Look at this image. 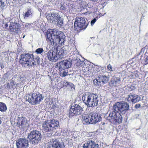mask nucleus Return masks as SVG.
Segmentation results:
<instances>
[{"label": "nucleus", "instance_id": "obj_38", "mask_svg": "<svg viewBox=\"0 0 148 148\" xmlns=\"http://www.w3.org/2000/svg\"><path fill=\"white\" fill-rule=\"evenodd\" d=\"M7 86L8 87V88H10V84L9 83H7Z\"/></svg>", "mask_w": 148, "mask_h": 148}, {"label": "nucleus", "instance_id": "obj_8", "mask_svg": "<svg viewBox=\"0 0 148 148\" xmlns=\"http://www.w3.org/2000/svg\"><path fill=\"white\" fill-rule=\"evenodd\" d=\"M129 106L128 103L125 102L122 103L121 102H117L113 106V109L114 110H117L121 113H125L129 110Z\"/></svg>", "mask_w": 148, "mask_h": 148}, {"label": "nucleus", "instance_id": "obj_23", "mask_svg": "<svg viewBox=\"0 0 148 148\" xmlns=\"http://www.w3.org/2000/svg\"><path fill=\"white\" fill-rule=\"evenodd\" d=\"M17 24L16 23H12L10 24L9 29L11 32H13L16 33H18V29L16 28Z\"/></svg>", "mask_w": 148, "mask_h": 148}, {"label": "nucleus", "instance_id": "obj_5", "mask_svg": "<svg viewBox=\"0 0 148 148\" xmlns=\"http://www.w3.org/2000/svg\"><path fill=\"white\" fill-rule=\"evenodd\" d=\"M43 98L41 94L36 92L32 93V95H28L26 97V99L32 105H35L39 103Z\"/></svg>", "mask_w": 148, "mask_h": 148}, {"label": "nucleus", "instance_id": "obj_41", "mask_svg": "<svg viewBox=\"0 0 148 148\" xmlns=\"http://www.w3.org/2000/svg\"><path fill=\"white\" fill-rule=\"evenodd\" d=\"M25 35H24V36H23V38H24V37H25Z\"/></svg>", "mask_w": 148, "mask_h": 148}, {"label": "nucleus", "instance_id": "obj_11", "mask_svg": "<svg viewBox=\"0 0 148 148\" xmlns=\"http://www.w3.org/2000/svg\"><path fill=\"white\" fill-rule=\"evenodd\" d=\"M16 145L17 148H27L29 146L28 141L26 138H19L16 141Z\"/></svg>", "mask_w": 148, "mask_h": 148}, {"label": "nucleus", "instance_id": "obj_4", "mask_svg": "<svg viewBox=\"0 0 148 148\" xmlns=\"http://www.w3.org/2000/svg\"><path fill=\"white\" fill-rule=\"evenodd\" d=\"M20 57L19 62L22 66L28 68L34 65V62H32L33 55L32 54L24 53L21 55Z\"/></svg>", "mask_w": 148, "mask_h": 148}, {"label": "nucleus", "instance_id": "obj_26", "mask_svg": "<svg viewBox=\"0 0 148 148\" xmlns=\"http://www.w3.org/2000/svg\"><path fill=\"white\" fill-rule=\"evenodd\" d=\"M7 108L6 105L2 102H0V111L2 112H4L6 111Z\"/></svg>", "mask_w": 148, "mask_h": 148}, {"label": "nucleus", "instance_id": "obj_39", "mask_svg": "<svg viewBox=\"0 0 148 148\" xmlns=\"http://www.w3.org/2000/svg\"><path fill=\"white\" fill-rule=\"evenodd\" d=\"M2 123V119L0 118V125Z\"/></svg>", "mask_w": 148, "mask_h": 148}, {"label": "nucleus", "instance_id": "obj_18", "mask_svg": "<svg viewBox=\"0 0 148 148\" xmlns=\"http://www.w3.org/2000/svg\"><path fill=\"white\" fill-rule=\"evenodd\" d=\"M127 101L129 103H135L138 102L139 100L138 95L135 94H130L128 95L126 98Z\"/></svg>", "mask_w": 148, "mask_h": 148}, {"label": "nucleus", "instance_id": "obj_31", "mask_svg": "<svg viewBox=\"0 0 148 148\" xmlns=\"http://www.w3.org/2000/svg\"><path fill=\"white\" fill-rule=\"evenodd\" d=\"M43 51V49L42 48H39L36 50V52L37 54H40L42 53Z\"/></svg>", "mask_w": 148, "mask_h": 148}, {"label": "nucleus", "instance_id": "obj_32", "mask_svg": "<svg viewBox=\"0 0 148 148\" xmlns=\"http://www.w3.org/2000/svg\"><path fill=\"white\" fill-rule=\"evenodd\" d=\"M107 68L108 71H113L112 67L110 64H109L107 65Z\"/></svg>", "mask_w": 148, "mask_h": 148}, {"label": "nucleus", "instance_id": "obj_35", "mask_svg": "<svg viewBox=\"0 0 148 148\" xmlns=\"http://www.w3.org/2000/svg\"><path fill=\"white\" fill-rule=\"evenodd\" d=\"M96 19L95 18L94 19H93V20H92L91 21V25H93L96 22Z\"/></svg>", "mask_w": 148, "mask_h": 148}, {"label": "nucleus", "instance_id": "obj_42", "mask_svg": "<svg viewBox=\"0 0 148 148\" xmlns=\"http://www.w3.org/2000/svg\"><path fill=\"white\" fill-rule=\"evenodd\" d=\"M14 1H16V0H13Z\"/></svg>", "mask_w": 148, "mask_h": 148}, {"label": "nucleus", "instance_id": "obj_3", "mask_svg": "<svg viewBox=\"0 0 148 148\" xmlns=\"http://www.w3.org/2000/svg\"><path fill=\"white\" fill-rule=\"evenodd\" d=\"M88 24V21L84 17H77L74 22V29L76 32H79L81 30L85 29Z\"/></svg>", "mask_w": 148, "mask_h": 148}, {"label": "nucleus", "instance_id": "obj_12", "mask_svg": "<svg viewBox=\"0 0 148 148\" xmlns=\"http://www.w3.org/2000/svg\"><path fill=\"white\" fill-rule=\"evenodd\" d=\"M59 123L58 121L54 119L51 120L47 125V132H51L54 129H56L59 126Z\"/></svg>", "mask_w": 148, "mask_h": 148}, {"label": "nucleus", "instance_id": "obj_6", "mask_svg": "<svg viewBox=\"0 0 148 148\" xmlns=\"http://www.w3.org/2000/svg\"><path fill=\"white\" fill-rule=\"evenodd\" d=\"M110 112L109 114V117L110 118V122L115 124L120 123L122 122L123 118L121 114L117 110H114Z\"/></svg>", "mask_w": 148, "mask_h": 148}, {"label": "nucleus", "instance_id": "obj_21", "mask_svg": "<svg viewBox=\"0 0 148 148\" xmlns=\"http://www.w3.org/2000/svg\"><path fill=\"white\" fill-rule=\"evenodd\" d=\"M34 13L33 10L30 8H29L25 14L23 15V16L25 19L28 17H31Z\"/></svg>", "mask_w": 148, "mask_h": 148}, {"label": "nucleus", "instance_id": "obj_22", "mask_svg": "<svg viewBox=\"0 0 148 148\" xmlns=\"http://www.w3.org/2000/svg\"><path fill=\"white\" fill-rule=\"evenodd\" d=\"M47 19L50 20V22L52 21V22L53 21H56L58 19V15L55 13L51 14L50 16H48Z\"/></svg>", "mask_w": 148, "mask_h": 148}, {"label": "nucleus", "instance_id": "obj_28", "mask_svg": "<svg viewBox=\"0 0 148 148\" xmlns=\"http://www.w3.org/2000/svg\"><path fill=\"white\" fill-rule=\"evenodd\" d=\"M42 130L44 133H46V121H44V123L42 125Z\"/></svg>", "mask_w": 148, "mask_h": 148}, {"label": "nucleus", "instance_id": "obj_24", "mask_svg": "<svg viewBox=\"0 0 148 148\" xmlns=\"http://www.w3.org/2000/svg\"><path fill=\"white\" fill-rule=\"evenodd\" d=\"M47 106L50 109H54L56 107L55 103L52 99H49L47 102Z\"/></svg>", "mask_w": 148, "mask_h": 148}, {"label": "nucleus", "instance_id": "obj_16", "mask_svg": "<svg viewBox=\"0 0 148 148\" xmlns=\"http://www.w3.org/2000/svg\"><path fill=\"white\" fill-rule=\"evenodd\" d=\"M90 113L92 124H95L101 121V117L98 113L96 112Z\"/></svg>", "mask_w": 148, "mask_h": 148}, {"label": "nucleus", "instance_id": "obj_9", "mask_svg": "<svg viewBox=\"0 0 148 148\" xmlns=\"http://www.w3.org/2000/svg\"><path fill=\"white\" fill-rule=\"evenodd\" d=\"M83 111V108L80 106L79 105L75 104L70 108L69 111V116L80 115Z\"/></svg>", "mask_w": 148, "mask_h": 148}, {"label": "nucleus", "instance_id": "obj_2", "mask_svg": "<svg viewBox=\"0 0 148 148\" xmlns=\"http://www.w3.org/2000/svg\"><path fill=\"white\" fill-rule=\"evenodd\" d=\"M82 99L87 107H93L98 104L99 99L96 94L89 92H86L83 95Z\"/></svg>", "mask_w": 148, "mask_h": 148}, {"label": "nucleus", "instance_id": "obj_14", "mask_svg": "<svg viewBox=\"0 0 148 148\" xmlns=\"http://www.w3.org/2000/svg\"><path fill=\"white\" fill-rule=\"evenodd\" d=\"M63 143H61L57 139L54 138L50 140L49 147L52 148H63Z\"/></svg>", "mask_w": 148, "mask_h": 148}, {"label": "nucleus", "instance_id": "obj_40", "mask_svg": "<svg viewBox=\"0 0 148 148\" xmlns=\"http://www.w3.org/2000/svg\"><path fill=\"white\" fill-rule=\"evenodd\" d=\"M8 25H7V24H5V26H6V27H8Z\"/></svg>", "mask_w": 148, "mask_h": 148}, {"label": "nucleus", "instance_id": "obj_36", "mask_svg": "<svg viewBox=\"0 0 148 148\" xmlns=\"http://www.w3.org/2000/svg\"><path fill=\"white\" fill-rule=\"evenodd\" d=\"M140 106H141V105L140 104H136L135 106L134 107L136 108L137 109V108H140Z\"/></svg>", "mask_w": 148, "mask_h": 148}, {"label": "nucleus", "instance_id": "obj_10", "mask_svg": "<svg viewBox=\"0 0 148 148\" xmlns=\"http://www.w3.org/2000/svg\"><path fill=\"white\" fill-rule=\"evenodd\" d=\"M122 82L120 77H113L109 82V85L111 87H118L121 85Z\"/></svg>", "mask_w": 148, "mask_h": 148}, {"label": "nucleus", "instance_id": "obj_13", "mask_svg": "<svg viewBox=\"0 0 148 148\" xmlns=\"http://www.w3.org/2000/svg\"><path fill=\"white\" fill-rule=\"evenodd\" d=\"M108 78L104 75L100 74L97 78L94 80V82L95 85H99L101 82L103 83H106L108 81Z\"/></svg>", "mask_w": 148, "mask_h": 148}, {"label": "nucleus", "instance_id": "obj_25", "mask_svg": "<svg viewBox=\"0 0 148 148\" xmlns=\"http://www.w3.org/2000/svg\"><path fill=\"white\" fill-rule=\"evenodd\" d=\"M69 85V82H67L66 80H64L63 81H61L60 83H58L57 84V86H58L60 88H62L66 87Z\"/></svg>", "mask_w": 148, "mask_h": 148}, {"label": "nucleus", "instance_id": "obj_15", "mask_svg": "<svg viewBox=\"0 0 148 148\" xmlns=\"http://www.w3.org/2000/svg\"><path fill=\"white\" fill-rule=\"evenodd\" d=\"M18 122L17 124L19 123V127L21 128L25 129L29 125L27 119L24 117L21 116L18 117Z\"/></svg>", "mask_w": 148, "mask_h": 148}, {"label": "nucleus", "instance_id": "obj_7", "mask_svg": "<svg viewBox=\"0 0 148 148\" xmlns=\"http://www.w3.org/2000/svg\"><path fill=\"white\" fill-rule=\"evenodd\" d=\"M28 138L30 143L33 144H37L41 139V133L38 131L33 130L28 134Z\"/></svg>", "mask_w": 148, "mask_h": 148}, {"label": "nucleus", "instance_id": "obj_37", "mask_svg": "<svg viewBox=\"0 0 148 148\" xmlns=\"http://www.w3.org/2000/svg\"><path fill=\"white\" fill-rule=\"evenodd\" d=\"M0 67H1V68H3L4 67V66L1 63H0Z\"/></svg>", "mask_w": 148, "mask_h": 148}, {"label": "nucleus", "instance_id": "obj_27", "mask_svg": "<svg viewBox=\"0 0 148 148\" xmlns=\"http://www.w3.org/2000/svg\"><path fill=\"white\" fill-rule=\"evenodd\" d=\"M64 69H62L59 67V74L61 77H65L67 75V72H66L65 70Z\"/></svg>", "mask_w": 148, "mask_h": 148}, {"label": "nucleus", "instance_id": "obj_20", "mask_svg": "<svg viewBox=\"0 0 148 148\" xmlns=\"http://www.w3.org/2000/svg\"><path fill=\"white\" fill-rule=\"evenodd\" d=\"M99 147V145L96 144L94 141L89 140L84 145L82 148H98Z\"/></svg>", "mask_w": 148, "mask_h": 148}, {"label": "nucleus", "instance_id": "obj_33", "mask_svg": "<svg viewBox=\"0 0 148 148\" xmlns=\"http://www.w3.org/2000/svg\"><path fill=\"white\" fill-rule=\"evenodd\" d=\"M4 3L2 2V0H0V9L3 8L4 7Z\"/></svg>", "mask_w": 148, "mask_h": 148}, {"label": "nucleus", "instance_id": "obj_1", "mask_svg": "<svg viewBox=\"0 0 148 148\" xmlns=\"http://www.w3.org/2000/svg\"><path fill=\"white\" fill-rule=\"evenodd\" d=\"M47 41L48 44L53 47L49 50L47 56L50 61L56 62L58 60V56L62 58L64 55V47H61L65 41V36L62 32L56 29H48L47 30Z\"/></svg>", "mask_w": 148, "mask_h": 148}, {"label": "nucleus", "instance_id": "obj_34", "mask_svg": "<svg viewBox=\"0 0 148 148\" xmlns=\"http://www.w3.org/2000/svg\"><path fill=\"white\" fill-rule=\"evenodd\" d=\"M58 24L60 25V26H62L63 25V21L60 20L58 21Z\"/></svg>", "mask_w": 148, "mask_h": 148}, {"label": "nucleus", "instance_id": "obj_17", "mask_svg": "<svg viewBox=\"0 0 148 148\" xmlns=\"http://www.w3.org/2000/svg\"><path fill=\"white\" fill-rule=\"evenodd\" d=\"M90 113L87 114H83L82 116V121L84 125L92 124Z\"/></svg>", "mask_w": 148, "mask_h": 148}, {"label": "nucleus", "instance_id": "obj_19", "mask_svg": "<svg viewBox=\"0 0 148 148\" xmlns=\"http://www.w3.org/2000/svg\"><path fill=\"white\" fill-rule=\"evenodd\" d=\"M72 63L68 60H64L60 63L59 67L62 69H68L71 67Z\"/></svg>", "mask_w": 148, "mask_h": 148}, {"label": "nucleus", "instance_id": "obj_30", "mask_svg": "<svg viewBox=\"0 0 148 148\" xmlns=\"http://www.w3.org/2000/svg\"><path fill=\"white\" fill-rule=\"evenodd\" d=\"M32 62H34V64L36 65V64H35V63H37V64H38L40 62V58L38 57H37L36 58H34L33 57Z\"/></svg>", "mask_w": 148, "mask_h": 148}, {"label": "nucleus", "instance_id": "obj_29", "mask_svg": "<svg viewBox=\"0 0 148 148\" xmlns=\"http://www.w3.org/2000/svg\"><path fill=\"white\" fill-rule=\"evenodd\" d=\"M10 84L12 88L14 89L16 88L18 84H16V82L12 80L10 81Z\"/></svg>", "mask_w": 148, "mask_h": 148}]
</instances>
